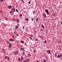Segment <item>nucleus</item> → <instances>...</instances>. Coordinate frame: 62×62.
I'll return each instance as SVG.
<instances>
[{
  "label": "nucleus",
  "mask_w": 62,
  "mask_h": 62,
  "mask_svg": "<svg viewBox=\"0 0 62 62\" xmlns=\"http://www.w3.org/2000/svg\"><path fill=\"white\" fill-rule=\"evenodd\" d=\"M25 54V53L24 52H23V54H24V55Z\"/></svg>",
  "instance_id": "58836bf2"
},
{
  "label": "nucleus",
  "mask_w": 62,
  "mask_h": 62,
  "mask_svg": "<svg viewBox=\"0 0 62 62\" xmlns=\"http://www.w3.org/2000/svg\"><path fill=\"white\" fill-rule=\"evenodd\" d=\"M60 57H62V55H61V54H60Z\"/></svg>",
  "instance_id": "a878e982"
},
{
  "label": "nucleus",
  "mask_w": 62,
  "mask_h": 62,
  "mask_svg": "<svg viewBox=\"0 0 62 62\" xmlns=\"http://www.w3.org/2000/svg\"><path fill=\"white\" fill-rule=\"evenodd\" d=\"M61 55H62V54H61Z\"/></svg>",
  "instance_id": "0e129e2a"
},
{
  "label": "nucleus",
  "mask_w": 62,
  "mask_h": 62,
  "mask_svg": "<svg viewBox=\"0 0 62 62\" xmlns=\"http://www.w3.org/2000/svg\"><path fill=\"white\" fill-rule=\"evenodd\" d=\"M34 53H35L36 52V51H35V50H34Z\"/></svg>",
  "instance_id": "37998d69"
},
{
  "label": "nucleus",
  "mask_w": 62,
  "mask_h": 62,
  "mask_svg": "<svg viewBox=\"0 0 62 62\" xmlns=\"http://www.w3.org/2000/svg\"><path fill=\"white\" fill-rule=\"evenodd\" d=\"M19 24H17V26H19Z\"/></svg>",
  "instance_id": "4d7b16f0"
},
{
  "label": "nucleus",
  "mask_w": 62,
  "mask_h": 62,
  "mask_svg": "<svg viewBox=\"0 0 62 62\" xmlns=\"http://www.w3.org/2000/svg\"><path fill=\"white\" fill-rule=\"evenodd\" d=\"M43 15L44 17H46V14L45 13L43 14Z\"/></svg>",
  "instance_id": "f257e3e1"
},
{
  "label": "nucleus",
  "mask_w": 62,
  "mask_h": 62,
  "mask_svg": "<svg viewBox=\"0 0 62 62\" xmlns=\"http://www.w3.org/2000/svg\"><path fill=\"white\" fill-rule=\"evenodd\" d=\"M15 53L16 54H18V52L17 51H15Z\"/></svg>",
  "instance_id": "423d86ee"
},
{
  "label": "nucleus",
  "mask_w": 62,
  "mask_h": 62,
  "mask_svg": "<svg viewBox=\"0 0 62 62\" xmlns=\"http://www.w3.org/2000/svg\"><path fill=\"white\" fill-rule=\"evenodd\" d=\"M21 42L22 43H23L24 42V41H22Z\"/></svg>",
  "instance_id": "aec40b11"
},
{
  "label": "nucleus",
  "mask_w": 62,
  "mask_h": 62,
  "mask_svg": "<svg viewBox=\"0 0 62 62\" xmlns=\"http://www.w3.org/2000/svg\"><path fill=\"white\" fill-rule=\"evenodd\" d=\"M0 11L1 12H2V11L1 10Z\"/></svg>",
  "instance_id": "680f3d73"
},
{
  "label": "nucleus",
  "mask_w": 62,
  "mask_h": 62,
  "mask_svg": "<svg viewBox=\"0 0 62 62\" xmlns=\"http://www.w3.org/2000/svg\"><path fill=\"white\" fill-rule=\"evenodd\" d=\"M12 10L13 11L15 12V9L14 8H13L12 9Z\"/></svg>",
  "instance_id": "7ed1b4c3"
},
{
  "label": "nucleus",
  "mask_w": 62,
  "mask_h": 62,
  "mask_svg": "<svg viewBox=\"0 0 62 62\" xmlns=\"http://www.w3.org/2000/svg\"><path fill=\"white\" fill-rule=\"evenodd\" d=\"M16 36H19V34H16Z\"/></svg>",
  "instance_id": "e433bc0d"
},
{
  "label": "nucleus",
  "mask_w": 62,
  "mask_h": 62,
  "mask_svg": "<svg viewBox=\"0 0 62 62\" xmlns=\"http://www.w3.org/2000/svg\"><path fill=\"white\" fill-rule=\"evenodd\" d=\"M47 53H49V54H50V53H51V51H50V50H49V51L47 50Z\"/></svg>",
  "instance_id": "39448f33"
},
{
  "label": "nucleus",
  "mask_w": 62,
  "mask_h": 62,
  "mask_svg": "<svg viewBox=\"0 0 62 62\" xmlns=\"http://www.w3.org/2000/svg\"><path fill=\"white\" fill-rule=\"evenodd\" d=\"M8 60L9 61V60H10V58H9V57H8Z\"/></svg>",
  "instance_id": "c85d7f7f"
},
{
  "label": "nucleus",
  "mask_w": 62,
  "mask_h": 62,
  "mask_svg": "<svg viewBox=\"0 0 62 62\" xmlns=\"http://www.w3.org/2000/svg\"><path fill=\"white\" fill-rule=\"evenodd\" d=\"M37 62H39V61H38V60H37Z\"/></svg>",
  "instance_id": "603ef678"
},
{
  "label": "nucleus",
  "mask_w": 62,
  "mask_h": 62,
  "mask_svg": "<svg viewBox=\"0 0 62 62\" xmlns=\"http://www.w3.org/2000/svg\"><path fill=\"white\" fill-rule=\"evenodd\" d=\"M53 16H55V14H54V15H53Z\"/></svg>",
  "instance_id": "de8ad7c7"
},
{
  "label": "nucleus",
  "mask_w": 62,
  "mask_h": 62,
  "mask_svg": "<svg viewBox=\"0 0 62 62\" xmlns=\"http://www.w3.org/2000/svg\"><path fill=\"white\" fill-rule=\"evenodd\" d=\"M14 33L15 34H16V32H14Z\"/></svg>",
  "instance_id": "8fccbe9b"
},
{
  "label": "nucleus",
  "mask_w": 62,
  "mask_h": 62,
  "mask_svg": "<svg viewBox=\"0 0 62 62\" xmlns=\"http://www.w3.org/2000/svg\"><path fill=\"white\" fill-rule=\"evenodd\" d=\"M4 57L5 59H7V57L5 56Z\"/></svg>",
  "instance_id": "cd10ccee"
},
{
  "label": "nucleus",
  "mask_w": 62,
  "mask_h": 62,
  "mask_svg": "<svg viewBox=\"0 0 62 62\" xmlns=\"http://www.w3.org/2000/svg\"><path fill=\"white\" fill-rule=\"evenodd\" d=\"M40 30V31H43V30H42V29H41Z\"/></svg>",
  "instance_id": "a19ab883"
},
{
  "label": "nucleus",
  "mask_w": 62,
  "mask_h": 62,
  "mask_svg": "<svg viewBox=\"0 0 62 62\" xmlns=\"http://www.w3.org/2000/svg\"><path fill=\"white\" fill-rule=\"evenodd\" d=\"M29 38H30V39H31V37H29Z\"/></svg>",
  "instance_id": "5fc2aeb1"
},
{
  "label": "nucleus",
  "mask_w": 62,
  "mask_h": 62,
  "mask_svg": "<svg viewBox=\"0 0 62 62\" xmlns=\"http://www.w3.org/2000/svg\"><path fill=\"white\" fill-rule=\"evenodd\" d=\"M21 33H23V31H21Z\"/></svg>",
  "instance_id": "864d4df0"
},
{
  "label": "nucleus",
  "mask_w": 62,
  "mask_h": 62,
  "mask_svg": "<svg viewBox=\"0 0 62 62\" xmlns=\"http://www.w3.org/2000/svg\"><path fill=\"white\" fill-rule=\"evenodd\" d=\"M25 45H26V46H27V44H26V43L25 44Z\"/></svg>",
  "instance_id": "6e6d98bb"
},
{
  "label": "nucleus",
  "mask_w": 62,
  "mask_h": 62,
  "mask_svg": "<svg viewBox=\"0 0 62 62\" xmlns=\"http://www.w3.org/2000/svg\"><path fill=\"white\" fill-rule=\"evenodd\" d=\"M44 62H46V60H45V59H44Z\"/></svg>",
  "instance_id": "c756f323"
},
{
  "label": "nucleus",
  "mask_w": 62,
  "mask_h": 62,
  "mask_svg": "<svg viewBox=\"0 0 62 62\" xmlns=\"http://www.w3.org/2000/svg\"><path fill=\"white\" fill-rule=\"evenodd\" d=\"M35 33H37V32H36V31H35Z\"/></svg>",
  "instance_id": "bf43d9fd"
},
{
  "label": "nucleus",
  "mask_w": 62,
  "mask_h": 62,
  "mask_svg": "<svg viewBox=\"0 0 62 62\" xmlns=\"http://www.w3.org/2000/svg\"><path fill=\"white\" fill-rule=\"evenodd\" d=\"M46 41H45L44 42V44H45L46 43Z\"/></svg>",
  "instance_id": "bb28decb"
},
{
  "label": "nucleus",
  "mask_w": 62,
  "mask_h": 62,
  "mask_svg": "<svg viewBox=\"0 0 62 62\" xmlns=\"http://www.w3.org/2000/svg\"><path fill=\"white\" fill-rule=\"evenodd\" d=\"M31 1L30 0L29 2L28 3L29 4H31L30 2H31Z\"/></svg>",
  "instance_id": "4468645a"
},
{
  "label": "nucleus",
  "mask_w": 62,
  "mask_h": 62,
  "mask_svg": "<svg viewBox=\"0 0 62 62\" xmlns=\"http://www.w3.org/2000/svg\"><path fill=\"white\" fill-rule=\"evenodd\" d=\"M17 28H18V26H17L16 27H15V29H17Z\"/></svg>",
  "instance_id": "dca6fc26"
},
{
  "label": "nucleus",
  "mask_w": 62,
  "mask_h": 62,
  "mask_svg": "<svg viewBox=\"0 0 62 62\" xmlns=\"http://www.w3.org/2000/svg\"><path fill=\"white\" fill-rule=\"evenodd\" d=\"M31 37H33V35H31Z\"/></svg>",
  "instance_id": "4c0bfd02"
},
{
  "label": "nucleus",
  "mask_w": 62,
  "mask_h": 62,
  "mask_svg": "<svg viewBox=\"0 0 62 62\" xmlns=\"http://www.w3.org/2000/svg\"><path fill=\"white\" fill-rule=\"evenodd\" d=\"M21 0V1H22V2H23V3L24 2L23 1V0Z\"/></svg>",
  "instance_id": "473e14b6"
},
{
  "label": "nucleus",
  "mask_w": 62,
  "mask_h": 62,
  "mask_svg": "<svg viewBox=\"0 0 62 62\" xmlns=\"http://www.w3.org/2000/svg\"><path fill=\"white\" fill-rule=\"evenodd\" d=\"M38 17H37L36 20V22H38Z\"/></svg>",
  "instance_id": "9d476101"
},
{
  "label": "nucleus",
  "mask_w": 62,
  "mask_h": 62,
  "mask_svg": "<svg viewBox=\"0 0 62 62\" xmlns=\"http://www.w3.org/2000/svg\"><path fill=\"white\" fill-rule=\"evenodd\" d=\"M56 54H57L56 53H55V57H56V56L57 55H56Z\"/></svg>",
  "instance_id": "b1692460"
},
{
  "label": "nucleus",
  "mask_w": 62,
  "mask_h": 62,
  "mask_svg": "<svg viewBox=\"0 0 62 62\" xmlns=\"http://www.w3.org/2000/svg\"><path fill=\"white\" fill-rule=\"evenodd\" d=\"M25 20H26V21H28L29 20V19L28 18H26L25 19Z\"/></svg>",
  "instance_id": "f8f14e48"
},
{
  "label": "nucleus",
  "mask_w": 62,
  "mask_h": 62,
  "mask_svg": "<svg viewBox=\"0 0 62 62\" xmlns=\"http://www.w3.org/2000/svg\"><path fill=\"white\" fill-rule=\"evenodd\" d=\"M33 14H35V11H33Z\"/></svg>",
  "instance_id": "a211bd4d"
},
{
  "label": "nucleus",
  "mask_w": 62,
  "mask_h": 62,
  "mask_svg": "<svg viewBox=\"0 0 62 62\" xmlns=\"http://www.w3.org/2000/svg\"><path fill=\"white\" fill-rule=\"evenodd\" d=\"M20 16H21V17H22V15H20Z\"/></svg>",
  "instance_id": "c03bdc74"
},
{
  "label": "nucleus",
  "mask_w": 62,
  "mask_h": 62,
  "mask_svg": "<svg viewBox=\"0 0 62 62\" xmlns=\"http://www.w3.org/2000/svg\"><path fill=\"white\" fill-rule=\"evenodd\" d=\"M2 50L3 52H5V50H4V49L3 48L2 49Z\"/></svg>",
  "instance_id": "412c9836"
},
{
  "label": "nucleus",
  "mask_w": 62,
  "mask_h": 62,
  "mask_svg": "<svg viewBox=\"0 0 62 62\" xmlns=\"http://www.w3.org/2000/svg\"><path fill=\"white\" fill-rule=\"evenodd\" d=\"M47 15H49V14H50V13H46Z\"/></svg>",
  "instance_id": "4be33fe9"
},
{
  "label": "nucleus",
  "mask_w": 62,
  "mask_h": 62,
  "mask_svg": "<svg viewBox=\"0 0 62 62\" xmlns=\"http://www.w3.org/2000/svg\"><path fill=\"white\" fill-rule=\"evenodd\" d=\"M31 20H32V21H34V19H33V18L31 19Z\"/></svg>",
  "instance_id": "ea45409f"
},
{
  "label": "nucleus",
  "mask_w": 62,
  "mask_h": 62,
  "mask_svg": "<svg viewBox=\"0 0 62 62\" xmlns=\"http://www.w3.org/2000/svg\"><path fill=\"white\" fill-rule=\"evenodd\" d=\"M6 26V25H4V26Z\"/></svg>",
  "instance_id": "e2e57ef3"
},
{
  "label": "nucleus",
  "mask_w": 62,
  "mask_h": 62,
  "mask_svg": "<svg viewBox=\"0 0 62 62\" xmlns=\"http://www.w3.org/2000/svg\"><path fill=\"white\" fill-rule=\"evenodd\" d=\"M5 20H6V21H7L8 20V18H7V17L6 18H5Z\"/></svg>",
  "instance_id": "393cba45"
},
{
  "label": "nucleus",
  "mask_w": 62,
  "mask_h": 62,
  "mask_svg": "<svg viewBox=\"0 0 62 62\" xmlns=\"http://www.w3.org/2000/svg\"><path fill=\"white\" fill-rule=\"evenodd\" d=\"M28 55L29 56H31V55L30 54H29Z\"/></svg>",
  "instance_id": "6ab92c4d"
},
{
  "label": "nucleus",
  "mask_w": 62,
  "mask_h": 62,
  "mask_svg": "<svg viewBox=\"0 0 62 62\" xmlns=\"http://www.w3.org/2000/svg\"><path fill=\"white\" fill-rule=\"evenodd\" d=\"M23 29H24V27L23 26Z\"/></svg>",
  "instance_id": "a18cd8bd"
},
{
  "label": "nucleus",
  "mask_w": 62,
  "mask_h": 62,
  "mask_svg": "<svg viewBox=\"0 0 62 62\" xmlns=\"http://www.w3.org/2000/svg\"><path fill=\"white\" fill-rule=\"evenodd\" d=\"M57 58H60V56L59 55H58L57 56Z\"/></svg>",
  "instance_id": "6e6552de"
},
{
  "label": "nucleus",
  "mask_w": 62,
  "mask_h": 62,
  "mask_svg": "<svg viewBox=\"0 0 62 62\" xmlns=\"http://www.w3.org/2000/svg\"><path fill=\"white\" fill-rule=\"evenodd\" d=\"M61 24H62V21L61 22Z\"/></svg>",
  "instance_id": "13d9d810"
},
{
  "label": "nucleus",
  "mask_w": 62,
  "mask_h": 62,
  "mask_svg": "<svg viewBox=\"0 0 62 62\" xmlns=\"http://www.w3.org/2000/svg\"><path fill=\"white\" fill-rule=\"evenodd\" d=\"M18 60H19V61H20V58H18Z\"/></svg>",
  "instance_id": "79ce46f5"
},
{
  "label": "nucleus",
  "mask_w": 62,
  "mask_h": 62,
  "mask_svg": "<svg viewBox=\"0 0 62 62\" xmlns=\"http://www.w3.org/2000/svg\"><path fill=\"white\" fill-rule=\"evenodd\" d=\"M24 51H25L24 50H23V52H24Z\"/></svg>",
  "instance_id": "052dcab7"
},
{
  "label": "nucleus",
  "mask_w": 62,
  "mask_h": 62,
  "mask_svg": "<svg viewBox=\"0 0 62 62\" xmlns=\"http://www.w3.org/2000/svg\"><path fill=\"white\" fill-rule=\"evenodd\" d=\"M16 20L17 21L18 23H19V20L18 19H16Z\"/></svg>",
  "instance_id": "ddd939ff"
},
{
  "label": "nucleus",
  "mask_w": 62,
  "mask_h": 62,
  "mask_svg": "<svg viewBox=\"0 0 62 62\" xmlns=\"http://www.w3.org/2000/svg\"><path fill=\"white\" fill-rule=\"evenodd\" d=\"M13 21H15V19L14 18H13Z\"/></svg>",
  "instance_id": "2f4dec72"
},
{
  "label": "nucleus",
  "mask_w": 62,
  "mask_h": 62,
  "mask_svg": "<svg viewBox=\"0 0 62 62\" xmlns=\"http://www.w3.org/2000/svg\"><path fill=\"white\" fill-rule=\"evenodd\" d=\"M21 51H23V48H21Z\"/></svg>",
  "instance_id": "5701e85b"
},
{
  "label": "nucleus",
  "mask_w": 62,
  "mask_h": 62,
  "mask_svg": "<svg viewBox=\"0 0 62 62\" xmlns=\"http://www.w3.org/2000/svg\"><path fill=\"white\" fill-rule=\"evenodd\" d=\"M16 12H18V9H16Z\"/></svg>",
  "instance_id": "7c9ffc66"
},
{
  "label": "nucleus",
  "mask_w": 62,
  "mask_h": 62,
  "mask_svg": "<svg viewBox=\"0 0 62 62\" xmlns=\"http://www.w3.org/2000/svg\"><path fill=\"white\" fill-rule=\"evenodd\" d=\"M12 7V6H10L8 7V8H11Z\"/></svg>",
  "instance_id": "1a4fd4ad"
},
{
  "label": "nucleus",
  "mask_w": 62,
  "mask_h": 62,
  "mask_svg": "<svg viewBox=\"0 0 62 62\" xmlns=\"http://www.w3.org/2000/svg\"><path fill=\"white\" fill-rule=\"evenodd\" d=\"M9 41H13V39H9Z\"/></svg>",
  "instance_id": "0eeeda50"
},
{
  "label": "nucleus",
  "mask_w": 62,
  "mask_h": 62,
  "mask_svg": "<svg viewBox=\"0 0 62 62\" xmlns=\"http://www.w3.org/2000/svg\"><path fill=\"white\" fill-rule=\"evenodd\" d=\"M12 37L13 38H14V36H12Z\"/></svg>",
  "instance_id": "09e8293b"
},
{
  "label": "nucleus",
  "mask_w": 62,
  "mask_h": 62,
  "mask_svg": "<svg viewBox=\"0 0 62 62\" xmlns=\"http://www.w3.org/2000/svg\"><path fill=\"white\" fill-rule=\"evenodd\" d=\"M42 26L43 28H44V27H43V25H42Z\"/></svg>",
  "instance_id": "72a5a7b5"
},
{
  "label": "nucleus",
  "mask_w": 62,
  "mask_h": 62,
  "mask_svg": "<svg viewBox=\"0 0 62 62\" xmlns=\"http://www.w3.org/2000/svg\"><path fill=\"white\" fill-rule=\"evenodd\" d=\"M4 0H1L0 1V2H3Z\"/></svg>",
  "instance_id": "f704fd0d"
},
{
  "label": "nucleus",
  "mask_w": 62,
  "mask_h": 62,
  "mask_svg": "<svg viewBox=\"0 0 62 62\" xmlns=\"http://www.w3.org/2000/svg\"><path fill=\"white\" fill-rule=\"evenodd\" d=\"M59 50H61V48H60L59 49Z\"/></svg>",
  "instance_id": "49530a36"
},
{
  "label": "nucleus",
  "mask_w": 62,
  "mask_h": 62,
  "mask_svg": "<svg viewBox=\"0 0 62 62\" xmlns=\"http://www.w3.org/2000/svg\"><path fill=\"white\" fill-rule=\"evenodd\" d=\"M36 41H38V39L37 38H36Z\"/></svg>",
  "instance_id": "c9c22d12"
},
{
  "label": "nucleus",
  "mask_w": 62,
  "mask_h": 62,
  "mask_svg": "<svg viewBox=\"0 0 62 62\" xmlns=\"http://www.w3.org/2000/svg\"><path fill=\"white\" fill-rule=\"evenodd\" d=\"M13 12V11L11 10L10 12V13H12Z\"/></svg>",
  "instance_id": "2eb2a0df"
},
{
  "label": "nucleus",
  "mask_w": 62,
  "mask_h": 62,
  "mask_svg": "<svg viewBox=\"0 0 62 62\" xmlns=\"http://www.w3.org/2000/svg\"><path fill=\"white\" fill-rule=\"evenodd\" d=\"M40 38H41V36H40Z\"/></svg>",
  "instance_id": "3c124183"
},
{
  "label": "nucleus",
  "mask_w": 62,
  "mask_h": 62,
  "mask_svg": "<svg viewBox=\"0 0 62 62\" xmlns=\"http://www.w3.org/2000/svg\"><path fill=\"white\" fill-rule=\"evenodd\" d=\"M45 11L46 12V13H48V9H46L45 10Z\"/></svg>",
  "instance_id": "20e7f679"
},
{
  "label": "nucleus",
  "mask_w": 62,
  "mask_h": 62,
  "mask_svg": "<svg viewBox=\"0 0 62 62\" xmlns=\"http://www.w3.org/2000/svg\"><path fill=\"white\" fill-rule=\"evenodd\" d=\"M11 44L10 43L9 44V48H11Z\"/></svg>",
  "instance_id": "f03ea898"
},
{
  "label": "nucleus",
  "mask_w": 62,
  "mask_h": 62,
  "mask_svg": "<svg viewBox=\"0 0 62 62\" xmlns=\"http://www.w3.org/2000/svg\"><path fill=\"white\" fill-rule=\"evenodd\" d=\"M26 62H28V61H29V59H26Z\"/></svg>",
  "instance_id": "9b49d317"
},
{
  "label": "nucleus",
  "mask_w": 62,
  "mask_h": 62,
  "mask_svg": "<svg viewBox=\"0 0 62 62\" xmlns=\"http://www.w3.org/2000/svg\"><path fill=\"white\" fill-rule=\"evenodd\" d=\"M23 60V57H21V61H22V60Z\"/></svg>",
  "instance_id": "f3484780"
}]
</instances>
